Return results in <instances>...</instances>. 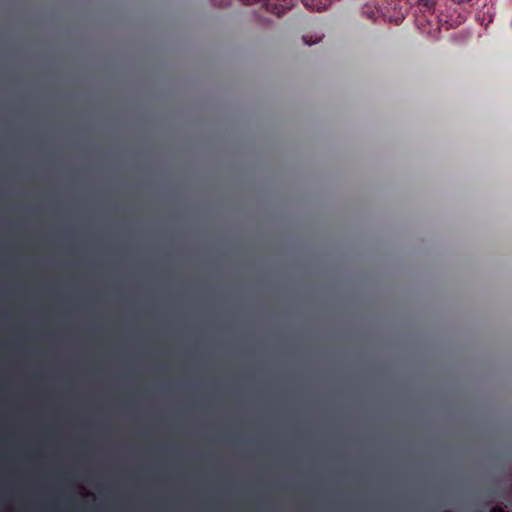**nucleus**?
I'll use <instances>...</instances> for the list:
<instances>
[{"mask_svg": "<svg viewBox=\"0 0 512 512\" xmlns=\"http://www.w3.org/2000/svg\"><path fill=\"white\" fill-rule=\"evenodd\" d=\"M97 246V243H94ZM93 231H90L89 289V398L96 399V259L93 256Z\"/></svg>", "mask_w": 512, "mask_h": 512, "instance_id": "f257e3e1", "label": "nucleus"}, {"mask_svg": "<svg viewBox=\"0 0 512 512\" xmlns=\"http://www.w3.org/2000/svg\"><path fill=\"white\" fill-rule=\"evenodd\" d=\"M418 2L428 9H432L436 5V0H418Z\"/></svg>", "mask_w": 512, "mask_h": 512, "instance_id": "423d86ee", "label": "nucleus"}, {"mask_svg": "<svg viewBox=\"0 0 512 512\" xmlns=\"http://www.w3.org/2000/svg\"><path fill=\"white\" fill-rule=\"evenodd\" d=\"M321 39H322V36H316L313 40H308L307 36L303 37L304 42L308 45L318 43Z\"/></svg>", "mask_w": 512, "mask_h": 512, "instance_id": "0eeeda50", "label": "nucleus"}, {"mask_svg": "<svg viewBox=\"0 0 512 512\" xmlns=\"http://www.w3.org/2000/svg\"><path fill=\"white\" fill-rule=\"evenodd\" d=\"M454 3L456 4H463V3H467L469 2L470 0H452Z\"/></svg>", "mask_w": 512, "mask_h": 512, "instance_id": "9d476101", "label": "nucleus"}, {"mask_svg": "<svg viewBox=\"0 0 512 512\" xmlns=\"http://www.w3.org/2000/svg\"><path fill=\"white\" fill-rule=\"evenodd\" d=\"M73 502V497L71 495L58 494L51 501V508L60 510L63 508V505L70 504Z\"/></svg>", "mask_w": 512, "mask_h": 512, "instance_id": "20e7f679", "label": "nucleus"}, {"mask_svg": "<svg viewBox=\"0 0 512 512\" xmlns=\"http://www.w3.org/2000/svg\"><path fill=\"white\" fill-rule=\"evenodd\" d=\"M45 508H46V506L43 503H38V504H32L31 505V510H33V511L44 510Z\"/></svg>", "mask_w": 512, "mask_h": 512, "instance_id": "6e6552de", "label": "nucleus"}, {"mask_svg": "<svg viewBox=\"0 0 512 512\" xmlns=\"http://www.w3.org/2000/svg\"><path fill=\"white\" fill-rule=\"evenodd\" d=\"M361 13L367 19L375 20L380 17V11L374 4H365L361 9Z\"/></svg>", "mask_w": 512, "mask_h": 512, "instance_id": "39448f33", "label": "nucleus"}, {"mask_svg": "<svg viewBox=\"0 0 512 512\" xmlns=\"http://www.w3.org/2000/svg\"><path fill=\"white\" fill-rule=\"evenodd\" d=\"M68 475H69V472L67 470H61L59 473H58V476L62 479H67L68 478Z\"/></svg>", "mask_w": 512, "mask_h": 512, "instance_id": "1a4fd4ad", "label": "nucleus"}, {"mask_svg": "<svg viewBox=\"0 0 512 512\" xmlns=\"http://www.w3.org/2000/svg\"><path fill=\"white\" fill-rule=\"evenodd\" d=\"M491 512H504L501 508H493Z\"/></svg>", "mask_w": 512, "mask_h": 512, "instance_id": "9b49d317", "label": "nucleus"}, {"mask_svg": "<svg viewBox=\"0 0 512 512\" xmlns=\"http://www.w3.org/2000/svg\"><path fill=\"white\" fill-rule=\"evenodd\" d=\"M89 512H96V399L89 398Z\"/></svg>", "mask_w": 512, "mask_h": 512, "instance_id": "f03ea898", "label": "nucleus"}, {"mask_svg": "<svg viewBox=\"0 0 512 512\" xmlns=\"http://www.w3.org/2000/svg\"><path fill=\"white\" fill-rule=\"evenodd\" d=\"M333 0H304V5L312 11H323L326 10Z\"/></svg>", "mask_w": 512, "mask_h": 512, "instance_id": "7ed1b4c3", "label": "nucleus"}]
</instances>
